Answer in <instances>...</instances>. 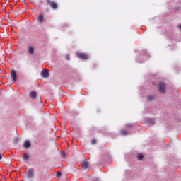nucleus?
Masks as SVG:
<instances>
[{"label": "nucleus", "instance_id": "nucleus-1", "mask_svg": "<svg viewBox=\"0 0 181 181\" xmlns=\"http://www.w3.org/2000/svg\"><path fill=\"white\" fill-rule=\"evenodd\" d=\"M158 91L159 93H163L165 94L166 93V83H165L163 81H160L158 85Z\"/></svg>", "mask_w": 181, "mask_h": 181}, {"label": "nucleus", "instance_id": "nucleus-2", "mask_svg": "<svg viewBox=\"0 0 181 181\" xmlns=\"http://www.w3.org/2000/svg\"><path fill=\"white\" fill-rule=\"evenodd\" d=\"M47 5H49L50 8H52V9L56 10L57 9V3L55 1H52L51 0H47Z\"/></svg>", "mask_w": 181, "mask_h": 181}, {"label": "nucleus", "instance_id": "nucleus-3", "mask_svg": "<svg viewBox=\"0 0 181 181\" xmlns=\"http://www.w3.org/2000/svg\"><path fill=\"white\" fill-rule=\"evenodd\" d=\"M76 57L78 59H81L82 60H88V55L87 54L78 52L76 53Z\"/></svg>", "mask_w": 181, "mask_h": 181}, {"label": "nucleus", "instance_id": "nucleus-4", "mask_svg": "<svg viewBox=\"0 0 181 181\" xmlns=\"http://www.w3.org/2000/svg\"><path fill=\"white\" fill-rule=\"evenodd\" d=\"M41 76L44 78H47V77H49V70L48 69H43L41 71Z\"/></svg>", "mask_w": 181, "mask_h": 181}, {"label": "nucleus", "instance_id": "nucleus-5", "mask_svg": "<svg viewBox=\"0 0 181 181\" xmlns=\"http://www.w3.org/2000/svg\"><path fill=\"white\" fill-rule=\"evenodd\" d=\"M11 77L13 81H14V82L16 81V77H17L16 71H15V70H13V69L11 70Z\"/></svg>", "mask_w": 181, "mask_h": 181}, {"label": "nucleus", "instance_id": "nucleus-6", "mask_svg": "<svg viewBox=\"0 0 181 181\" xmlns=\"http://www.w3.org/2000/svg\"><path fill=\"white\" fill-rule=\"evenodd\" d=\"M30 97L32 100H35L36 97H37V93L36 91L33 90L30 93Z\"/></svg>", "mask_w": 181, "mask_h": 181}, {"label": "nucleus", "instance_id": "nucleus-7", "mask_svg": "<svg viewBox=\"0 0 181 181\" xmlns=\"http://www.w3.org/2000/svg\"><path fill=\"white\" fill-rule=\"evenodd\" d=\"M23 148L25 149H29V148H30V141H25L23 144Z\"/></svg>", "mask_w": 181, "mask_h": 181}, {"label": "nucleus", "instance_id": "nucleus-8", "mask_svg": "<svg viewBox=\"0 0 181 181\" xmlns=\"http://www.w3.org/2000/svg\"><path fill=\"white\" fill-rule=\"evenodd\" d=\"M28 177H33V169H29L27 171Z\"/></svg>", "mask_w": 181, "mask_h": 181}, {"label": "nucleus", "instance_id": "nucleus-9", "mask_svg": "<svg viewBox=\"0 0 181 181\" xmlns=\"http://www.w3.org/2000/svg\"><path fill=\"white\" fill-rule=\"evenodd\" d=\"M82 167L83 168V169H88V162L83 161L82 163Z\"/></svg>", "mask_w": 181, "mask_h": 181}, {"label": "nucleus", "instance_id": "nucleus-10", "mask_svg": "<svg viewBox=\"0 0 181 181\" xmlns=\"http://www.w3.org/2000/svg\"><path fill=\"white\" fill-rule=\"evenodd\" d=\"M23 160H29V155L28 153H24L23 156Z\"/></svg>", "mask_w": 181, "mask_h": 181}, {"label": "nucleus", "instance_id": "nucleus-11", "mask_svg": "<svg viewBox=\"0 0 181 181\" xmlns=\"http://www.w3.org/2000/svg\"><path fill=\"white\" fill-rule=\"evenodd\" d=\"M34 52H35V49L33 48V47H28L29 54H33Z\"/></svg>", "mask_w": 181, "mask_h": 181}, {"label": "nucleus", "instance_id": "nucleus-12", "mask_svg": "<svg viewBox=\"0 0 181 181\" xmlns=\"http://www.w3.org/2000/svg\"><path fill=\"white\" fill-rule=\"evenodd\" d=\"M147 101H152L155 100V95H149L146 98Z\"/></svg>", "mask_w": 181, "mask_h": 181}, {"label": "nucleus", "instance_id": "nucleus-13", "mask_svg": "<svg viewBox=\"0 0 181 181\" xmlns=\"http://www.w3.org/2000/svg\"><path fill=\"white\" fill-rule=\"evenodd\" d=\"M38 21L40 22V23H42V22H43V15L40 14V16H38Z\"/></svg>", "mask_w": 181, "mask_h": 181}, {"label": "nucleus", "instance_id": "nucleus-14", "mask_svg": "<svg viewBox=\"0 0 181 181\" xmlns=\"http://www.w3.org/2000/svg\"><path fill=\"white\" fill-rule=\"evenodd\" d=\"M120 135H128V132H127L126 130H122L120 132Z\"/></svg>", "mask_w": 181, "mask_h": 181}, {"label": "nucleus", "instance_id": "nucleus-15", "mask_svg": "<svg viewBox=\"0 0 181 181\" xmlns=\"http://www.w3.org/2000/svg\"><path fill=\"white\" fill-rule=\"evenodd\" d=\"M138 160H142L144 159V155L140 154L137 156Z\"/></svg>", "mask_w": 181, "mask_h": 181}, {"label": "nucleus", "instance_id": "nucleus-16", "mask_svg": "<svg viewBox=\"0 0 181 181\" xmlns=\"http://www.w3.org/2000/svg\"><path fill=\"white\" fill-rule=\"evenodd\" d=\"M90 144L92 145H95V144H97V140L95 139H92L91 141H90Z\"/></svg>", "mask_w": 181, "mask_h": 181}, {"label": "nucleus", "instance_id": "nucleus-17", "mask_svg": "<svg viewBox=\"0 0 181 181\" xmlns=\"http://www.w3.org/2000/svg\"><path fill=\"white\" fill-rule=\"evenodd\" d=\"M62 176V173L60 171L57 172V177H60Z\"/></svg>", "mask_w": 181, "mask_h": 181}, {"label": "nucleus", "instance_id": "nucleus-18", "mask_svg": "<svg viewBox=\"0 0 181 181\" xmlns=\"http://www.w3.org/2000/svg\"><path fill=\"white\" fill-rule=\"evenodd\" d=\"M62 156L63 158H66V153H64V151H63V152L62 153Z\"/></svg>", "mask_w": 181, "mask_h": 181}, {"label": "nucleus", "instance_id": "nucleus-19", "mask_svg": "<svg viewBox=\"0 0 181 181\" xmlns=\"http://www.w3.org/2000/svg\"><path fill=\"white\" fill-rule=\"evenodd\" d=\"M66 60H70V57H69V55H67V56L66 57Z\"/></svg>", "mask_w": 181, "mask_h": 181}, {"label": "nucleus", "instance_id": "nucleus-20", "mask_svg": "<svg viewBox=\"0 0 181 181\" xmlns=\"http://www.w3.org/2000/svg\"><path fill=\"white\" fill-rule=\"evenodd\" d=\"M178 28L179 29H181V24L179 25Z\"/></svg>", "mask_w": 181, "mask_h": 181}, {"label": "nucleus", "instance_id": "nucleus-21", "mask_svg": "<svg viewBox=\"0 0 181 181\" xmlns=\"http://www.w3.org/2000/svg\"><path fill=\"white\" fill-rule=\"evenodd\" d=\"M2 159V156L0 154V160Z\"/></svg>", "mask_w": 181, "mask_h": 181}, {"label": "nucleus", "instance_id": "nucleus-22", "mask_svg": "<svg viewBox=\"0 0 181 181\" xmlns=\"http://www.w3.org/2000/svg\"><path fill=\"white\" fill-rule=\"evenodd\" d=\"M40 102L42 103V98H40Z\"/></svg>", "mask_w": 181, "mask_h": 181}, {"label": "nucleus", "instance_id": "nucleus-23", "mask_svg": "<svg viewBox=\"0 0 181 181\" xmlns=\"http://www.w3.org/2000/svg\"><path fill=\"white\" fill-rule=\"evenodd\" d=\"M128 127H132V125H131V124H129V125H128Z\"/></svg>", "mask_w": 181, "mask_h": 181}, {"label": "nucleus", "instance_id": "nucleus-24", "mask_svg": "<svg viewBox=\"0 0 181 181\" xmlns=\"http://www.w3.org/2000/svg\"><path fill=\"white\" fill-rule=\"evenodd\" d=\"M155 124V122H153V124Z\"/></svg>", "mask_w": 181, "mask_h": 181}]
</instances>
